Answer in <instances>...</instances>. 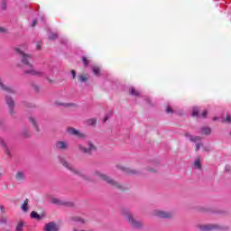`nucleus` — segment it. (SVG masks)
<instances>
[{
  "mask_svg": "<svg viewBox=\"0 0 231 231\" xmlns=\"http://www.w3.org/2000/svg\"><path fill=\"white\" fill-rule=\"evenodd\" d=\"M120 216L127 221L128 225L134 229V230H143L144 225L143 221L139 220L134 217V214L131 212V208H122L119 211Z\"/></svg>",
  "mask_w": 231,
  "mask_h": 231,
  "instance_id": "nucleus-1",
  "label": "nucleus"
},
{
  "mask_svg": "<svg viewBox=\"0 0 231 231\" xmlns=\"http://www.w3.org/2000/svg\"><path fill=\"white\" fill-rule=\"evenodd\" d=\"M20 57L22 63L23 64V73H25V75H32L33 77H44L46 75L44 71L33 69V66L30 62L32 55L25 53Z\"/></svg>",
  "mask_w": 231,
  "mask_h": 231,
  "instance_id": "nucleus-2",
  "label": "nucleus"
},
{
  "mask_svg": "<svg viewBox=\"0 0 231 231\" xmlns=\"http://www.w3.org/2000/svg\"><path fill=\"white\" fill-rule=\"evenodd\" d=\"M86 144L82 143H77V149L79 152L81 154H93V152H97L98 151V146L93 142V140L89 139L86 141Z\"/></svg>",
  "mask_w": 231,
  "mask_h": 231,
  "instance_id": "nucleus-3",
  "label": "nucleus"
},
{
  "mask_svg": "<svg viewBox=\"0 0 231 231\" xmlns=\"http://www.w3.org/2000/svg\"><path fill=\"white\" fill-rule=\"evenodd\" d=\"M93 175L96 176V178H99L100 180H102L103 181H105L114 189H124V186L122 185V183L116 181L115 179H113L107 174H105L102 171H94Z\"/></svg>",
  "mask_w": 231,
  "mask_h": 231,
  "instance_id": "nucleus-4",
  "label": "nucleus"
},
{
  "mask_svg": "<svg viewBox=\"0 0 231 231\" xmlns=\"http://www.w3.org/2000/svg\"><path fill=\"white\" fill-rule=\"evenodd\" d=\"M59 162H60V163H61V165H63V167H65L66 169H68L69 171L73 172L74 174H77V176H80L81 178L86 179V175L84 173H82V171L74 168L69 162H68V161H66L64 159V157L60 156Z\"/></svg>",
  "mask_w": 231,
  "mask_h": 231,
  "instance_id": "nucleus-5",
  "label": "nucleus"
},
{
  "mask_svg": "<svg viewBox=\"0 0 231 231\" xmlns=\"http://www.w3.org/2000/svg\"><path fill=\"white\" fill-rule=\"evenodd\" d=\"M66 133H68L69 136H76L78 140H86V138H88V134H86V133L71 126L66 128Z\"/></svg>",
  "mask_w": 231,
  "mask_h": 231,
  "instance_id": "nucleus-6",
  "label": "nucleus"
},
{
  "mask_svg": "<svg viewBox=\"0 0 231 231\" xmlns=\"http://www.w3.org/2000/svg\"><path fill=\"white\" fill-rule=\"evenodd\" d=\"M152 214V216H155V217H160L161 219H172V217H174L172 212L162 209H154Z\"/></svg>",
  "mask_w": 231,
  "mask_h": 231,
  "instance_id": "nucleus-7",
  "label": "nucleus"
},
{
  "mask_svg": "<svg viewBox=\"0 0 231 231\" xmlns=\"http://www.w3.org/2000/svg\"><path fill=\"white\" fill-rule=\"evenodd\" d=\"M197 228L199 231L223 230V226L217 224L198 225Z\"/></svg>",
  "mask_w": 231,
  "mask_h": 231,
  "instance_id": "nucleus-8",
  "label": "nucleus"
},
{
  "mask_svg": "<svg viewBox=\"0 0 231 231\" xmlns=\"http://www.w3.org/2000/svg\"><path fill=\"white\" fill-rule=\"evenodd\" d=\"M55 106H58V107H65V109H71L74 107H78L76 103L73 102H61V101H55Z\"/></svg>",
  "mask_w": 231,
  "mask_h": 231,
  "instance_id": "nucleus-9",
  "label": "nucleus"
},
{
  "mask_svg": "<svg viewBox=\"0 0 231 231\" xmlns=\"http://www.w3.org/2000/svg\"><path fill=\"white\" fill-rule=\"evenodd\" d=\"M43 230L44 231H59L60 230V227L55 222H49L44 225Z\"/></svg>",
  "mask_w": 231,
  "mask_h": 231,
  "instance_id": "nucleus-10",
  "label": "nucleus"
},
{
  "mask_svg": "<svg viewBox=\"0 0 231 231\" xmlns=\"http://www.w3.org/2000/svg\"><path fill=\"white\" fill-rule=\"evenodd\" d=\"M29 122L31 124V125L32 126V129H34V131L36 133H41V126L39 125V120L33 116H30L29 117Z\"/></svg>",
  "mask_w": 231,
  "mask_h": 231,
  "instance_id": "nucleus-11",
  "label": "nucleus"
},
{
  "mask_svg": "<svg viewBox=\"0 0 231 231\" xmlns=\"http://www.w3.org/2000/svg\"><path fill=\"white\" fill-rule=\"evenodd\" d=\"M55 147L59 151H68V149L69 148V143H68V142L66 141H57L55 143Z\"/></svg>",
  "mask_w": 231,
  "mask_h": 231,
  "instance_id": "nucleus-12",
  "label": "nucleus"
},
{
  "mask_svg": "<svg viewBox=\"0 0 231 231\" xmlns=\"http://www.w3.org/2000/svg\"><path fill=\"white\" fill-rule=\"evenodd\" d=\"M121 170H123L124 172L129 176H138V174H140V171L135 169L122 167Z\"/></svg>",
  "mask_w": 231,
  "mask_h": 231,
  "instance_id": "nucleus-13",
  "label": "nucleus"
},
{
  "mask_svg": "<svg viewBox=\"0 0 231 231\" xmlns=\"http://www.w3.org/2000/svg\"><path fill=\"white\" fill-rule=\"evenodd\" d=\"M184 136L186 138H189V142H192L193 143H196L197 142H201L202 140L201 136L192 135L190 134V133H185Z\"/></svg>",
  "mask_w": 231,
  "mask_h": 231,
  "instance_id": "nucleus-14",
  "label": "nucleus"
},
{
  "mask_svg": "<svg viewBox=\"0 0 231 231\" xmlns=\"http://www.w3.org/2000/svg\"><path fill=\"white\" fill-rule=\"evenodd\" d=\"M15 180L19 183H23V181H24V180H26V173L23 171H17L15 174Z\"/></svg>",
  "mask_w": 231,
  "mask_h": 231,
  "instance_id": "nucleus-15",
  "label": "nucleus"
},
{
  "mask_svg": "<svg viewBox=\"0 0 231 231\" xmlns=\"http://www.w3.org/2000/svg\"><path fill=\"white\" fill-rule=\"evenodd\" d=\"M0 145L4 149L5 154H7V156H10L11 148L8 146V144H6V142L3 140V138L1 137H0Z\"/></svg>",
  "mask_w": 231,
  "mask_h": 231,
  "instance_id": "nucleus-16",
  "label": "nucleus"
},
{
  "mask_svg": "<svg viewBox=\"0 0 231 231\" xmlns=\"http://www.w3.org/2000/svg\"><path fill=\"white\" fill-rule=\"evenodd\" d=\"M31 217H32V219H37V221H42V219H44V217H46V215H44V214H39V213H37V212H35V211H32V212L31 213Z\"/></svg>",
  "mask_w": 231,
  "mask_h": 231,
  "instance_id": "nucleus-17",
  "label": "nucleus"
},
{
  "mask_svg": "<svg viewBox=\"0 0 231 231\" xmlns=\"http://www.w3.org/2000/svg\"><path fill=\"white\" fill-rule=\"evenodd\" d=\"M0 88L3 91H7L8 93H14V88H12L11 87L6 86L3 82V79L1 77H0Z\"/></svg>",
  "mask_w": 231,
  "mask_h": 231,
  "instance_id": "nucleus-18",
  "label": "nucleus"
},
{
  "mask_svg": "<svg viewBox=\"0 0 231 231\" xmlns=\"http://www.w3.org/2000/svg\"><path fill=\"white\" fill-rule=\"evenodd\" d=\"M199 134H202L204 136H208V134H210V133H212V131L210 130V128L205 126L202 127L199 130Z\"/></svg>",
  "mask_w": 231,
  "mask_h": 231,
  "instance_id": "nucleus-19",
  "label": "nucleus"
},
{
  "mask_svg": "<svg viewBox=\"0 0 231 231\" xmlns=\"http://www.w3.org/2000/svg\"><path fill=\"white\" fill-rule=\"evenodd\" d=\"M5 102L8 107H15V101H14V98H12V97L10 96L5 97Z\"/></svg>",
  "mask_w": 231,
  "mask_h": 231,
  "instance_id": "nucleus-20",
  "label": "nucleus"
},
{
  "mask_svg": "<svg viewBox=\"0 0 231 231\" xmlns=\"http://www.w3.org/2000/svg\"><path fill=\"white\" fill-rule=\"evenodd\" d=\"M194 169L201 171V158L198 157L195 159L193 163Z\"/></svg>",
  "mask_w": 231,
  "mask_h": 231,
  "instance_id": "nucleus-21",
  "label": "nucleus"
},
{
  "mask_svg": "<svg viewBox=\"0 0 231 231\" xmlns=\"http://www.w3.org/2000/svg\"><path fill=\"white\" fill-rule=\"evenodd\" d=\"M79 82H88L89 80V75L88 74H80L78 76Z\"/></svg>",
  "mask_w": 231,
  "mask_h": 231,
  "instance_id": "nucleus-22",
  "label": "nucleus"
},
{
  "mask_svg": "<svg viewBox=\"0 0 231 231\" xmlns=\"http://www.w3.org/2000/svg\"><path fill=\"white\" fill-rule=\"evenodd\" d=\"M71 221H74V223H81L82 225L86 223V220L80 217H72Z\"/></svg>",
  "mask_w": 231,
  "mask_h": 231,
  "instance_id": "nucleus-23",
  "label": "nucleus"
},
{
  "mask_svg": "<svg viewBox=\"0 0 231 231\" xmlns=\"http://www.w3.org/2000/svg\"><path fill=\"white\" fill-rule=\"evenodd\" d=\"M87 125H90L92 127H95L97 125V118H90L86 120Z\"/></svg>",
  "mask_w": 231,
  "mask_h": 231,
  "instance_id": "nucleus-24",
  "label": "nucleus"
},
{
  "mask_svg": "<svg viewBox=\"0 0 231 231\" xmlns=\"http://www.w3.org/2000/svg\"><path fill=\"white\" fill-rule=\"evenodd\" d=\"M28 208H30V206L28 205V199H26L22 207H21V209L23 210V212H28Z\"/></svg>",
  "mask_w": 231,
  "mask_h": 231,
  "instance_id": "nucleus-25",
  "label": "nucleus"
},
{
  "mask_svg": "<svg viewBox=\"0 0 231 231\" xmlns=\"http://www.w3.org/2000/svg\"><path fill=\"white\" fill-rule=\"evenodd\" d=\"M49 39L50 41H57V39H59V34L56 32H50Z\"/></svg>",
  "mask_w": 231,
  "mask_h": 231,
  "instance_id": "nucleus-26",
  "label": "nucleus"
},
{
  "mask_svg": "<svg viewBox=\"0 0 231 231\" xmlns=\"http://www.w3.org/2000/svg\"><path fill=\"white\" fill-rule=\"evenodd\" d=\"M130 95H132L133 97H140V92H138V90H135L134 88H131Z\"/></svg>",
  "mask_w": 231,
  "mask_h": 231,
  "instance_id": "nucleus-27",
  "label": "nucleus"
},
{
  "mask_svg": "<svg viewBox=\"0 0 231 231\" xmlns=\"http://www.w3.org/2000/svg\"><path fill=\"white\" fill-rule=\"evenodd\" d=\"M23 228H24V223L20 220L16 225V231H22Z\"/></svg>",
  "mask_w": 231,
  "mask_h": 231,
  "instance_id": "nucleus-28",
  "label": "nucleus"
},
{
  "mask_svg": "<svg viewBox=\"0 0 231 231\" xmlns=\"http://www.w3.org/2000/svg\"><path fill=\"white\" fill-rule=\"evenodd\" d=\"M146 171L148 172H151L152 174H156V172H158V169L154 168V167H151V166H148L146 168Z\"/></svg>",
  "mask_w": 231,
  "mask_h": 231,
  "instance_id": "nucleus-29",
  "label": "nucleus"
},
{
  "mask_svg": "<svg viewBox=\"0 0 231 231\" xmlns=\"http://www.w3.org/2000/svg\"><path fill=\"white\" fill-rule=\"evenodd\" d=\"M92 70L94 75H96L97 77L100 76V68L95 66L93 67Z\"/></svg>",
  "mask_w": 231,
  "mask_h": 231,
  "instance_id": "nucleus-30",
  "label": "nucleus"
},
{
  "mask_svg": "<svg viewBox=\"0 0 231 231\" xmlns=\"http://www.w3.org/2000/svg\"><path fill=\"white\" fill-rule=\"evenodd\" d=\"M223 122L226 123V124H231V116L226 115V118L223 120Z\"/></svg>",
  "mask_w": 231,
  "mask_h": 231,
  "instance_id": "nucleus-31",
  "label": "nucleus"
},
{
  "mask_svg": "<svg viewBox=\"0 0 231 231\" xmlns=\"http://www.w3.org/2000/svg\"><path fill=\"white\" fill-rule=\"evenodd\" d=\"M14 51H15L16 53H18V55H20V57H22L23 55H24V52H23V51H21V49H19V48H17V47L14 48Z\"/></svg>",
  "mask_w": 231,
  "mask_h": 231,
  "instance_id": "nucleus-32",
  "label": "nucleus"
},
{
  "mask_svg": "<svg viewBox=\"0 0 231 231\" xmlns=\"http://www.w3.org/2000/svg\"><path fill=\"white\" fill-rule=\"evenodd\" d=\"M6 223H8V218L3 217L0 218V224L1 225H6Z\"/></svg>",
  "mask_w": 231,
  "mask_h": 231,
  "instance_id": "nucleus-33",
  "label": "nucleus"
},
{
  "mask_svg": "<svg viewBox=\"0 0 231 231\" xmlns=\"http://www.w3.org/2000/svg\"><path fill=\"white\" fill-rule=\"evenodd\" d=\"M199 111V109L198 107H193L192 116H198Z\"/></svg>",
  "mask_w": 231,
  "mask_h": 231,
  "instance_id": "nucleus-34",
  "label": "nucleus"
},
{
  "mask_svg": "<svg viewBox=\"0 0 231 231\" xmlns=\"http://www.w3.org/2000/svg\"><path fill=\"white\" fill-rule=\"evenodd\" d=\"M0 33H8V29L0 25Z\"/></svg>",
  "mask_w": 231,
  "mask_h": 231,
  "instance_id": "nucleus-35",
  "label": "nucleus"
},
{
  "mask_svg": "<svg viewBox=\"0 0 231 231\" xmlns=\"http://www.w3.org/2000/svg\"><path fill=\"white\" fill-rule=\"evenodd\" d=\"M14 106H10L9 107V114L11 115V116H14V115H15V110L14 109Z\"/></svg>",
  "mask_w": 231,
  "mask_h": 231,
  "instance_id": "nucleus-36",
  "label": "nucleus"
},
{
  "mask_svg": "<svg viewBox=\"0 0 231 231\" xmlns=\"http://www.w3.org/2000/svg\"><path fill=\"white\" fill-rule=\"evenodd\" d=\"M51 203H54L55 205H60V200H59V199H52Z\"/></svg>",
  "mask_w": 231,
  "mask_h": 231,
  "instance_id": "nucleus-37",
  "label": "nucleus"
},
{
  "mask_svg": "<svg viewBox=\"0 0 231 231\" xmlns=\"http://www.w3.org/2000/svg\"><path fill=\"white\" fill-rule=\"evenodd\" d=\"M82 61H83L84 66H88V64H89V60H88V59L86 57L82 58Z\"/></svg>",
  "mask_w": 231,
  "mask_h": 231,
  "instance_id": "nucleus-38",
  "label": "nucleus"
},
{
  "mask_svg": "<svg viewBox=\"0 0 231 231\" xmlns=\"http://www.w3.org/2000/svg\"><path fill=\"white\" fill-rule=\"evenodd\" d=\"M71 75L73 79H77V72L74 69L71 70Z\"/></svg>",
  "mask_w": 231,
  "mask_h": 231,
  "instance_id": "nucleus-39",
  "label": "nucleus"
},
{
  "mask_svg": "<svg viewBox=\"0 0 231 231\" xmlns=\"http://www.w3.org/2000/svg\"><path fill=\"white\" fill-rule=\"evenodd\" d=\"M200 147H203L202 143H198L196 144V151H198L199 149H200Z\"/></svg>",
  "mask_w": 231,
  "mask_h": 231,
  "instance_id": "nucleus-40",
  "label": "nucleus"
},
{
  "mask_svg": "<svg viewBox=\"0 0 231 231\" xmlns=\"http://www.w3.org/2000/svg\"><path fill=\"white\" fill-rule=\"evenodd\" d=\"M166 112L167 113H174V111L172 110V108L171 106L166 107Z\"/></svg>",
  "mask_w": 231,
  "mask_h": 231,
  "instance_id": "nucleus-41",
  "label": "nucleus"
},
{
  "mask_svg": "<svg viewBox=\"0 0 231 231\" xmlns=\"http://www.w3.org/2000/svg\"><path fill=\"white\" fill-rule=\"evenodd\" d=\"M208 112L207 110H204L201 114L202 118H207Z\"/></svg>",
  "mask_w": 231,
  "mask_h": 231,
  "instance_id": "nucleus-42",
  "label": "nucleus"
},
{
  "mask_svg": "<svg viewBox=\"0 0 231 231\" xmlns=\"http://www.w3.org/2000/svg\"><path fill=\"white\" fill-rule=\"evenodd\" d=\"M202 147H203L204 152H208V151H210V149L208 146H202Z\"/></svg>",
  "mask_w": 231,
  "mask_h": 231,
  "instance_id": "nucleus-43",
  "label": "nucleus"
},
{
  "mask_svg": "<svg viewBox=\"0 0 231 231\" xmlns=\"http://www.w3.org/2000/svg\"><path fill=\"white\" fill-rule=\"evenodd\" d=\"M42 48V44L37 43L36 50H41Z\"/></svg>",
  "mask_w": 231,
  "mask_h": 231,
  "instance_id": "nucleus-44",
  "label": "nucleus"
},
{
  "mask_svg": "<svg viewBox=\"0 0 231 231\" xmlns=\"http://www.w3.org/2000/svg\"><path fill=\"white\" fill-rule=\"evenodd\" d=\"M3 176H5V171L0 169V180L3 178Z\"/></svg>",
  "mask_w": 231,
  "mask_h": 231,
  "instance_id": "nucleus-45",
  "label": "nucleus"
},
{
  "mask_svg": "<svg viewBox=\"0 0 231 231\" xmlns=\"http://www.w3.org/2000/svg\"><path fill=\"white\" fill-rule=\"evenodd\" d=\"M0 210H1L2 214H5V212H6V211L5 210V206H1V207H0Z\"/></svg>",
  "mask_w": 231,
  "mask_h": 231,
  "instance_id": "nucleus-46",
  "label": "nucleus"
},
{
  "mask_svg": "<svg viewBox=\"0 0 231 231\" xmlns=\"http://www.w3.org/2000/svg\"><path fill=\"white\" fill-rule=\"evenodd\" d=\"M36 24H37V21H36V20L32 21V28H34V26H35Z\"/></svg>",
  "mask_w": 231,
  "mask_h": 231,
  "instance_id": "nucleus-47",
  "label": "nucleus"
},
{
  "mask_svg": "<svg viewBox=\"0 0 231 231\" xmlns=\"http://www.w3.org/2000/svg\"><path fill=\"white\" fill-rule=\"evenodd\" d=\"M213 120L216 121V120H217V117H214Z\"/></svg>",
  "mask_w": 231,
  "mask_h": 231,
  "instance_id": "nucleus-48",
  "label": "nucleus"
},
{
  "mask_svg": "<svg viewBox=\"0 0 231 231\" xmlns=\"http://www.w3.org/2000/svg\"><path fill=\"white\" fill-rule=\"evenodd\" d=\"M74 231H79V230H77V229H74Z\"/></svg>",
  "mask_w": 231,
  "mask_h": 231,
  "instance_id": "nucleus-49",
  "label": "nucleus"
}]
</instances>
